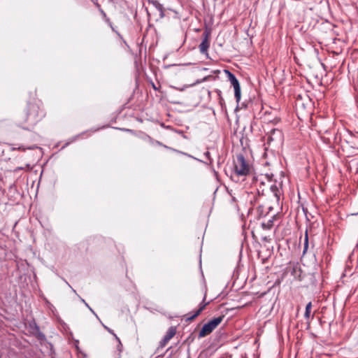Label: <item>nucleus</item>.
I'll list each match as a JSON object with an SVG mask.
<instances>
[{
  "label": "nucleus",
  "mask_w": 358,
  "mask_h": 358,
  "mask_svg": "<svg viewBox=\"0 0 358 358\" xmlns=\"http://www.w3.org/2000/svg\"><path fill=\"white\" fill-rule=\"evenodd\" d=\"M250 172L251 166L246 161L243 155H237L236 159L234 160V169L231 175L232 180L235 182H238L239 177L249 176Z\"/></svg>",
  "instance_id": "f257e3e1"
},
{
  "label": "nucleus",
  "mask_w": 358,
  "mask_h": 358,
  "mask_svg": "<svg viewBox=\"0 0 358 358\" xmlns=\"http://www.w3.org/2000/svg\"><path fill=\"white\" fill-rule=\"evenodd\" d=\"M45 116L43 109L36 103H29L26 113L25 122L30 126L35 125Z\"/></svg>",
  "instance_id": "f03ea898"
},
{
  "label": "nucleus",
  "mask_w": 358,
  "mask_h": 358,
  "mask_svg": "<svg viewBox=\"0 0 358 358\" xmlns=\"http://www.w3.org/2000/svg\"><path fill=\"white\" fill-rule=\"evenodd\" d=\"M224 315L213 318L205 324L199 334V338H203L210 334L223 320Z\"/></svg>",
  "instance_id": "7ed1b4c3"
},
{
  "label": "nucleus",
  "mask_w": 358,
  "mask_h": 358,
  "mask_svg": "<svg viewBox=\"0 0 358 358\" xmlns=\"http://www.w3.org/2000/svg\"><path fill=\"white\" fill-rule=\"evenodd\" d=\"M225 73L227 76L229 80L231 83V85L234 87V96L237 103H238L241 98V90L240 83L235 76L234 73H232L229 70H224Z\"/></svg>",
  "instance_id": "20e7f679"
},
{
  "label": "nucleus",
  "mask_w": 358,
  "mask_h": 358,
  "mask_svg": "<svg viewBox=\"0 0 358 358\" xmlns=\"http://www.w3.org/2000/svg\"><path fill=\"white\" fill-rule=\"evenodd\" d=\"M176 328L173 327H171L166 331V334L164 335L162 341L159 342L157 350L164 348L169 343V341L176 335Z\"/></svg>",
  "instance_id": "39448f33"
},
{
  "label": "nucleus",
  "mask_w": 358,
  "mask_h": 358,
  "mask_svg": "<svg viewBox=\"0 0 358 358\" xmlns=\"http://www.w3.org/2000/svg\"><path fill=\"white\" fill-rule=\"evenodd\" d=\"M206 300V296H204L203 299V301L200 303L199 308L197 310H196L194 314L190 315V313L186 315V321H192L194 320L197 316L200 315V313L204 310L206 306L208 304V303H204V301Z\"/></svg>",
  "instance_id": "423d86ee"
},
{
  "label": "nucleus",
  "mask_w": 358,
  "mask_h": 358,
  "mask_svg": "<svg viewBox=\"0 0 358 358\" xmlns=\"http://www.w3.org/2000/svg\"><path fill=\"white\" fill-rule=\"evenodd\" d=\"M209 46L208 36V34H205V36L199 46L200 52L201 54H207Z\"/></svg>",
  "instance_id": "0eeeda50"
},
{
  "label": "nucleus",
  "mask_w": 358,
  "mask_h": 358,
  "mask_svg": "<svg viewBox=\"0 0 358 358\" xmlns=\"http://www.w3.org/2000/svg\"><path fill=\"white\" fill-rule=\"evenodd\" d=\"M252 180L253 182L255 184L256 186H257V183L259 182V187L257 188V192L259 194H264V189H262V185H264V182L262 180V176H252Z\"/></svg>",
  "instance_id": "6e6552de"
},
{
  "label": "nucleus",
  "mask_w": 358,
  "mask_h": 358,
  "mask_svg": "<svg viewBox=\"0 0 358 358\" xmlns=\"http://www.w3.org/2000/svg\"><path fill=\"white\" fill-rule=\"evenodd\" d=\"M148 3H151L159 12L161 18L164 17V6L157 0H148Z\"/></svg>",
  "instance_id": "1a4fd4ad"
},
{
  "label": "nucleus",
  "mask_w": 358,
  "mask_h": 358,
  "mask_svg": "<svg viewBox=\"0 0 358 358\" xmlns=\"http://www.w3.org/2000/svg\"><path fill=\"white\" fill-rule=\"evenodd\" d=\"M274 218H275V215H272L270 219H268L266 222H263L262 223V227L264 229H266V230L271 229L272 228V227L273 226Z\"/></svg>",
  "instance_id": "9d476101"
},
{
  "label": "nucleus",
  "mask_w": 358,
  "mask_h": 358,
  "mask_svg": "<svg viewBox=\"0 0 358 358\" xmlns=\"http://www.w3.org/2000/svg\"><path fill=\"white\" fill-rule=\"evenodd\" d=\"M100 13L101 14L103 20L108 24V26L111 28V29L116 32L115 30V28L113 26V23L110 22V19L107 17L106 13L103 11V9H100Z\"/></svg>",
  "instance_id": "9b49d317"
},
{
  "label": "nucleus",
  "mask_w": 358,
  "mask_h": 358,
  "mask_svg": "<svg viewBox=\"0 0 358 358\" xmlns=\"http://www.w3.org/2000/svg\"><path fill=\"white\" fill-rule=\"evenodd\" d=\"M312 308V303L309 302L306 306V310L304 313V317L306 320H309L310 317V312Z\"/></svg>",
  "instance_id": "f8f14e48"
},
{
  "label": "nucleus",
  "mask_w": 358,
  "mask_h": 358,
  "mask_svg": "<svg viewBox=\"0 0 358 358\" xmlns=\"http://www.w3.org/2000/svg\"><path fill=\"white\" fill-rule=\"evenodd\" d=\"M270 189L273 192V195L279 199L280 198V191L278 188V187L275 185H271L270 186Z\"/></svg>",
  "instance_id": "ddd939ff"
},
{
  "label": "nucleus",
  "mask_w": 358,
  "mask_h": 358,
  "mask_svg": "<svg viewBox=\"0 0 358 358\" xmlns=\"http://www.w3.org/2000/svg\"><path fill=\"white\" fill-rule=\"evenodd\" d=\"M308 248V231L306 230L305 232V237H304V243H303V253L305 254Z\"/></svg>",
  "instance_id": "4468645a"
},
{
  "label": "nucleus",
  "mask_w": 358,
  "mask_h": 358,
  "mask_svg": "<svg viewBox=\"0 0 358 358\" xmlns=\"http://www.w3.org/2000/svg\"><path fill=\"white\" fill-rule=\"evenodd\" d=\"M103 327L105 329H106L110 334H111L112 335L114 336V337L115 338V339L117 340V341L120 343V345L122 346V343H121V341H120V339L117 337V336L114 333L113 330H112L111 329H110L109 327H108L107 326L103 324Z\"/></svg>",
  "instance_id": "2eb2a0df"
},
{
  "label": "nucleus",
  "mask_w": 358,
  "mask_h": 358,
  "mask_svg": "<svg viewBox=\"0 0 358 358\" xmlns=\"http://www.w3.org/2000/svg\"><path fill=\"white\" fill-rule=\"evenodd\" d=\"M277 135L279 138H281L282 136V132L279 129H274L271 131V136L269 137V138L271 140V141H273L274 138L273 137V136L274 135Z\"/></svg>",
  "instance_id": "dca6fc26"
},
{
  "label": "nucleus",
  "mask_w": 358,
  "mask_h": 358,
  "mask_svg": "<svg viewBox=\"0 0 358 358\" xmlns=\"http://www.w3.org/2000/svg\"><path fill=\"white\" fill-rule=\"evenodd\" d=\"M257 213L259 217H265L266 216L267 213H264V206H259L257 208Z\"/></svg>",
  "instance_id": "f3484780"
},
{
  "label": "nucleus",
  "mask_w": 358,
  "mask_h": 358,
  "mask_svg": "<svg viewBox=\"0 0 358 358\" xmlns=\"http://www.w3.org/2000/svg\"><path fill=\"white\" fill-rule=\"evenodd\" d=\"M204 155L205 157L209 160L210 162V164H212L213 162V159L210 157V153L208 152V151H206L205 153H204Z\"/></svg>",
  "instance_id": "a211bd4d"
},
{
  "label": "nucleus",
  "mask_w": 358,
  "mask_h": 358,
  "mask_svg": "<svg viewBox=\"0 0 358 358\" xmlns=\"http://www.w3.org/2000/svg\"><path fill=\"white\" fill-rule=\"evenodd\" d=\"M12 150H22V151H24L26 150L25 148H24L23 146H19V147H13L12 148Z\"/></svg>",
  "instance_id": "6ab92c4d"
},
{
  "label": "nucleus",
  "mask_w": 358,
  "mask_h": 358,
  "mask_svg": "<svg viewBox=\"0 0 358 358\" xmlns=\"http://www.w3.org/2000/svg\"><path fill=\"white\" fill-rule=\"evenodd\" d=\"M89 308V310L96 316V318L99 319V317L98 315L95 313V312L93 310V309L89 306V307H87Z\"/></svg>",
  "instance_id": "aec40b11"
},
{
  "label": "nucleus",
  "mask_w": 358,
  "mask_h": 358,
  "mask_svg": "<svg viewBox=\"0 0 358 358\" xmlns=\"http://www.w3.org/2000/svg\"><path fill=\"white\" fill-rule=\"evenodd\" d=\"M89 308V310L96 316V318L99 319V317L98 315L95 313V312L93 310V309L89 306V307H87Z\"/></svg>",
  "instance_id": "412c9836"
},
{
  "label": "nucleus",
  "mask_w": 358,
  "mask_h": 358,
  "mask_svg": "<svg viewBox=\"0 0 358 358\" xmlns=\"http://www.w3.org/2000/svg\"><path fill=\"white\" fill-rule=\"evenodd\" d=\"M94 4L96 5V6L97 7V8L99 9V11L100 12V9H102L101 8V6L100 4L96 1V2H94Z\"/></svg>",
  "instance_id": "4be33fe9"
},
{
  "label": "nucleus",
  "mask_w": 358,
  "mask_h": 358,
  "mask_svg": "<svg viewBox=\"0 0 358 358\" xmlns=\"http://www.w3.org/2000/svg\"><path fill=\"white\" fill-rule=\"evenodd\" d=\"M80 301L85 305L86 307H89V304L85 301V299L80 298Z\"/></svg>",
  "instance_id": "5701e85b"
},
{
  "label": "nucleus",
  "mask_w": 358,
  "mask_h": 358,
  "mask_svg": "<svg viewBox=\"0 0 358 358\" xmlns=\"http://www.w3.org/2000/svg\"><path fill=\"white\" fill-rule=\"evenodd\" d=\"M220 94H221V91L219 90L218 91V95L220 96V103H222V101H223V99L220 96Z\"/></svg>",
  "instance_id": "b1692460"
},
{
  "label": "nucleus",
  "mask_w": 358,
  "mask_h": 358,
  "mask_svg": "<svg viewBox=\"0 0 358 358\" xmlns=\"http://www.w3.org/2000/svg\"><path fill=\"white\" fill-rule=\"evenodd\" d=\"M38 338H39L40 339L45 338V336H44V334H43L40 333V334H39V336H38Z\"/></svg>",
  "instance_id": "393cba45"
},
{
  "label": "nucleus",
  "mask_w": 358,
  "mask_h": 358,
  "mask_svg": "<svg viewBox=\"0 0 358 358\" xmlns=\"http://www.w3.org/2000/svg\"><path fill=\"white\" fill-rule=\"evenodd\" d=\"M122 346H120V343H118L117 350H118L120 352H122Z\"/></svg>",
  "instance_id": "a878e982"
},
{
  "label": "nucleus",
  "mask_w": 358,
  "mask_h": 358,
  "mask_svg": "<svg viewBox=\"0 0 358 358\" xmlns=\"http://www.w3.org/2000/svg\"><path fill=\"white\" fill-rule=\"evenodd\" d=\"M152 87H153V89H154L155 90H156V91H157V90H158V88L157 87V86H155V84H154V83H152Z\"/></svg>",
  "instance_id": "bb28decb"
},
{
  "label": "nucleus",
  "mask_w": 358,
  "mask_h": 358,
  "mask_svg": "<svg viewBox=\"0 0 358 358\" xmlns=\"http://www.w3.org/2000/svg\"><path fill=\"white\" fill-rule=\"evenodd\" d=\"M66 282V284H67V285H69V286L72 289V291H73L74 293H76V290H75V289H73L71 287V285H70L67 282Z\"/></svg>",
  "instance_id": "cd10ccee"
},
{
  "label": "nucleus",
  "mask_w": 358,
  "mask_h": 358,
  "mask_svg": "<svg viewBox=\"0 0 358 358\" xmlns=\"http://www.w3.org/2000/svg\"><path fill=\"white\" fill-rule=\"evenodd\" d=\"M45 302H46L48 305H50V306H52V308H54V307H53V306H52V304H50V303L47 299H45Z\"/></svg>",
  "instance_id": "c85d7f7f"
},
{
  "label": "nucleus",
  "mask_w": 358,
  "mask_h": 358,
  "mask_svg": "<svg viewBox=\"0 0 358 358\" xmlns=\"http://www.w3.org/2000/svg\"><path fill=\"white\" fill-rule=\"evenodd\" d=\"M179 91H183L184 90V88H176Z\"/></svg>",
  "instance_id": "c756f323"
},
{
  "label": "nucleus",
  "mask_w": 358,
  "mask_h": 358,
  "mask_svg": "<svg viewBox=\"0 0 358 358\" xmlns=\"http://www.w3.org/2000/svg\"><path fill=\"white\" fill-rule=\"evenodd\" d=\"M231 200H232L233 201H236V199H235V197H234V196H232Z\"/></svg>",
  "instance_id": "7c9ffc66"
},
{
  "label": "nucleus",
  "mask_w": 358,
  "mask_h": 358,
  "mask_svg": "<svg viewBox=\"0 0 358 358\" xmlns=\"http://www.w3.org/2000/svg\"><path fill=\"white\" fill-rule=\"evenodd\" d=\"M268 210H271L273 209V207L269 206V207L268 208Z\"/></svg>",
  "instance_id": "2f4dec72"
},
{
  "label": "nucleus",
  "mask_w": 358,
  "mask_h": 358,
  "mask_svg": "<svg viewBox=\"0 0 358 358\" xmlns=\"http://www.w3.org/2000/svg\"><path fill=\"white\" fill-rule=\"evenodd\" d=\"M265 178H267V180H270V178H268V176H266Z\"/></svg>",
  "instance_id": "473e14b6"
},
{
  "label": "nucleus",
  "mask_w": 358,
  "mask_h": 358,
  "mask_svg": "<svg viewBox=\"0 0 358 358\" xmlns=\"http://www.w3.org/2000/svg\"><path fill=\"white\" fill-rule=\"evenodd\" d=\"M69 144V143H66L64 147L68 145Z\"/></svg>",
  "instance_id": "72a5a7b5"
},
{
  "label": "nucleus",
  "mask_w": 358,
  "mask_h": 358,
  "mask_svg": "<svg viewBox=\"0 0 358 358\" xmlns=\"http://www.w3.org/2000/svg\"><path fill=\"white\" fill-rule=\"evenodd\" d=\"M157 144L161 145L160 142L157 141Z\"/></svg>",
  "instance_id": "f704fd0d"
},
{
  "label": "nucleus",
  "mask_w": 358,
  "mask_h": 358,
  "mask_svg": "<svg viewBox=\"0 0 358 358\" xmlns=\"http://www.w3.org/2000/svg\"><path fill=\"white\" fill-rule=\"evenodd\" d=\"M119 358H120V357H119Z\"/></svg>",
  "instance_id": "c9c22d12"
}]
</instances>
